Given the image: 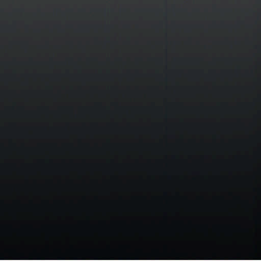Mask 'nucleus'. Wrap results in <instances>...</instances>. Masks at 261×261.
<instances>
[{
  "instance_id": "nucleus-1",
  "label": "nucleus",
  "mask_w": 261,
  "mask_h": 261,
  "mask_svg": "<svg viewBox=\"0 0 261 261\" xmlns=\"http://www.w3.org/2000/svg\"><path fill=\"white\" fill-rule=\"evenodd\" d=\"M256 223L258 224V225L261 226V210L259 214V217L257 218Z\"/></svg>"
}]
</instances>
